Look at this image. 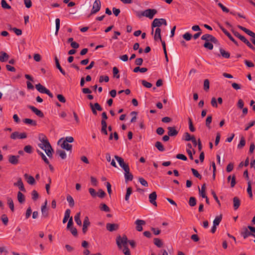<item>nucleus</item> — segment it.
<instances>
[{
	"mask_svg": "<svg viewBox=\"0 0 255 255\" xmlns=\"http://www.w3.org/2000/svg\"><path fill=\"white\" fill-rule=\"evenodd\" d=\"M35 138L38 139V140H36V142L37 143L38 146L44 150L48 157H52L53 149L46 136L42 133H40Z\"/></svg>",
	"mask_w": 255,
	"mask_h": 255,
	"instance_id": "nucleus-1",
	"label": "nucleus"
},
{
	"mask_svg": "<svg viewBox=\"0 0 255 255\" xmlns=\"http://www.w3.org/2000/svg\"><path fill=\"white\" fill-rule=\"evenodd\" d=\"M162 24L164 25H167L166 21L164 18H155L151 24L152 31H153V28L156 27H160ZM153 31H152V33H153Z\"/></svg>",
	"mask_w": 255,
	"mask_h": 255,
	"instance_id": "nucleus-2",
	"label": "nucleus"
},
{
	"mask_svg": "<svg viewBox=\"0 0 255 255\" xmlns=\"http://www.w3.org/2000/svg\"><path fill=\"white\" fill-rule=\"evenodd\" d=\"M58 144L60 145L61 147L63 149H66L67 151H71L72 146L70 144L66 141L64 140V138H61L58 141Z\"/></svg>",
	"mask_w": 255,
	"mask_h": 255,
	"instance_id": "nucleus-3",
	"label": "nucleus"
},
{
	"mask_svg": "<svg viewBox=\"0 0 255 255\" xmlns=\"http://www.w3.org/2000/svg\"><path fill=\"white\" fill-rule=\"evenodd\" d=\"M128 243V239L126 236L123 237H119L117 239V244L120 249H122L123 247L127 246Z\"/></svg>",
	"mask_w": 255,
	"mask_h": 255,
	"instance_id": "nucleus-4",
	"label": "nucleus"
},
{
	"mask_svg": "<svg viewBox=\"0 0 255 255\" xmlns=\"http://www.w3.org/2000/svg\"><path fill=\"white\" fill-rule=\"evenodd\" d=\"M156 13L157 10L155 9H147L143 11L141 15L148 17L149 19H152Z\"/></svg>",
	"mask_w": 255,
	"mask_h": 255,
	"instance_id": "nucleus-5",
	"label": "nucleus"
},
{
	"mask_svg": "<svg viewBox=\"0 0 255 255\" xmlns=\"http://www.w3.org/2000/svg\"><path fill=\"white\" fill-rule=\"evenodd\" d=\"M101 2L100 0H95L93 4L92 8L91 11V14L97 13L101 9Z\"/></svg>",
	"mask_w": 255,
	"mask_h": 255,
	"instance_id": "nucleus-6",
	"label": "nucleus"
},
{
	"mask_svg": "<svg viewBox=\"0 0 255 255\" xmlns=\"http://www.w3.org/2000/svg\"><path fill=\"white\" fill-rule=\"evenodd\" d=\"M201 39L203 40H205L206 42H212L214 43H218V40L213 35L209 34H205L202 36Z\"/></svg>",
	"mask_w": 255,
	"mask_h": 255,
	"instance_id": "nucleus-7",
	"label": "nucleus"
},
{
	"mask_svg": "<svg viewBox=\"0 0 255 255\" xmlns=\"http://www.w3.org/2000/svg\"><path fill=\"white\" fill-rule=\"evenodd\" d=\"M27 137V134L26 132L19 133L18 131H14L12 132L10 135V138L13 139H16L17 138L23 139Z\"/></svg>",
	"mask_w": 255,
	"mask_h": 255,
	"instance_id": "nucleus-8",
	"label": "nucleus"
},
{
	"mask_svg": "<svg viewBox=\"0 0 255 255\" xmlns=\"http://www.w3.org/2000/svg\"><path fill=\"white\" fill-rule=\"evenodd\" d=\"M115 158L117 160V162L119 164V165L121 168H123L124 170H125L129 168L128 165L124 162V160L122 157L118 156V155H115Z\"/></svg>",
	"mask_w": 255,
	"mask_h": 255,
	"instance_id": "nucleus-9",
	"label": "nucleus"
},
{
	"mask_svg": "<svg viewBox=\"0 0 255 255\" xmlns=\"http://www.w3.org/2000/svg\"><path fill=\"white\" fill-rule=\"evenodd\" d=\"M47 201L46 200L43 205L41 206V211L42 217L46 218L48 216V209L47 207Z\"/></svg>",
	"mask_w": 255,
	"mask_h": 255,
	"instance_id": "nucleus-10",
	"label": "nucleus"
},
{
	"mask_svg": "<svg viewBox=\"0 0 255 255\" xmlns=\"http://www.w3.org/2000/svg\"><path fill=\"white\" fill-rule=\"evenodd\" d=\"M13 185L14 186L18 187L20 191H22L23 192H25L26 190L24 187L22 179L21 178H17V181L16 182L14 183Z\"/></svg>",
	"mask_w": 255,
	"mask_h": 255,
	"instance_id": "nucleus-11",
	"label": "nucleus"
},
{
	"mask_svg": "<svg viewBox=\"0 0 255 255\" xmlns=\"http://www.w3.org/2000/svg\"><path fill=\"white\" fill-rule=\"evenodd\" d=\"M220 28L222 30V31L224 32V33L228 36V37L236 45H238V43L237 41L233 38V37L231 35V34L223 26L220 25Z\"/></svg>",
	"mask_w": 255,
	"mask_h": 255,
	"instance_id": "nucleus-12",
	"label": "nucleus"
},
{
	"mask_svg": "<svg viewBox=\"0 0 255 255\" xmlns=\"http://www.w3.org/2000/svg\"><path fill=\"white\" fill-rule=\"evenodd\" d=\"M124 176L126 182L131 181L133 179V175L129 171V168L124 170Z\"/></svg>",
	"mask_w": 255,
	"mask_h": 255,
	"instance_id": "nucleus-13",
	"label": "nucleus"
},
{
	"mask_svg": "<svg viewBox=\"0 0 255 255\" xmlns=\"http://www.w3.org/2000/svg\"><path fill=\"white\" fill-rule=\"evenodd\" d=\"M145 222L142 220L137 219L135 221V224H136V229L138 231H141L142 230V225L145 224Z\"/></svg>",
	"mask_w": 255,
	"mask_h": 255,
	"instance_id": "nucleus-14",
	"label": "nucleus"
},
{
	"mask_svg": "<svg viewBox=\"0 0 255 255\" xmlns=\"http://www.w3.org/2000/svg\"><path fill=\"white\" fill-rule=\"evenodd\" d=\"M157 198V195L155 192H152L150 194H149V202L153 204V205H155V206H157L156 202L155 201Z\"/></svg>",
	"mask_w": 255,
	"mask_h": 255,
	"instance_id": "nucleus-15",
	"label": "nucleus"
},
{
	"mask_svg": "<svg viewBox=\"0 0 255 255\" xmlns=\"http://www.w3.org/2000/svg\"><path fill=\"white\" fill-rule=\"evenodd\" d=\"M154 39L155 41H161V29L159 27L155 29L154 35Z\"/></svg>",
	"mask_w": 255,
	"mask_h": 255,
	"instance_id": "nucleus-16",
	"label": "nucleus"
},
{
	"mask_svg": "<svg viewBox=\"0 0 255 255\" xmlns=\"http://www.w3.org/2000/svg\"><path fill=\"white\" fill-rule=\"evenodd\" d=\"M19 157L18 155L15 156L10 155L8 156V161L14 165L17 164L18 162V158Z\"/></svg>",
	"mask_w": 255,
	"mask_h": 255,
	"instance_id": "nucleus-17",
	"label": "nucleus"
},
{
	"mask_svg": "<svg viewBox=\"0 0 255 255\" xmlns=\"http://www.w3.org/2000/svg\"><path fill=\"white\" fill-rule=\"evenodd\" d=\"M89 225H90V222H89V218L87 216H86L85 217V219H84V220L83 222V229H82L83 233H85L87 232L88 227Z\"/></svg>",
	"mask_w": 255,
	"mask_h": 255,
	"instance_id": "nucleus-18",
	"label": "nucleus"
},
{
	"mask_svg": "<svg viewBox=\"0 0 255 255\" xmlns=\"http://www.w3.org/2000/svg\"><path fill=\"white\" fill-rule=\"evenodd\" d=\"M0 61L2 62H6L9 58V55L5 52H1L0 53Z\"/></svg>",
	"mask_w": 255,
	"mask_h": 255,
	"instance_id": "nucleus-19",
	"label": "nucleus"
},
{
	"mask_svg": "<svg viewBox=\"0 0 255 255\" xmlns=\"http://www.w3.org/2000/svg\"><path fill=\"white\" fill-rule=\"evenodd\" d=\"M168 134L169 136H175L178 134V131L174 127H168Z\"/></svg>",
	"mask_w": 255,
	"mask_h": 255,
	"instance_id": "nucleus-20",
	"label": "nucleus"
},
{
	"mask_svg": "<svg viewBox=\"0 0 255 255\" xmlns=\"http://www.w3.org/2000/svg\"><path fill=\"white\" fill-rule=\"evenodd\" d=\"M118 226L115 224L108 223L106 225L107 229L110 231H114L118 229Z\"/></svg>",
	"mask_w": 255,
	"mask_h": 255,
	"instance_id": "nucleus-21",
	"label": "nucleus"
},
{
	"mask_svg": "<svg viewBox=\"0 0 255 255\" xmlns=\"http://www.w3.org/2000/svg\"><path fill=\"white\" fill-rule=\"evenodd\" d=\"M241 204V201L237 197H235L233 198V206L235 210L239 208Z\"/></svg>",
	"mask_w": 255,
	"mask_h": 255,
	"instance_id": "nucleus-22",
	"label": "nucleus"
},
{
	"mask_svg": "<svg viewBox=\"0 0 255 255\" xmlns=\"http://www.w3.org/2000/svg\"><path fill=\"white\" fill-rule=\"evenodd\" d=\"M36 90L41 93H45L46 91L47 90L44 86H42L40 84H38L35 85Z\"/></svg>",
	"mask_w": 255,
	"mask_h": 255,
	"instance_id": "nucleus-23",
	"label": "nucleus"
},
{
	"mask_svg": "<svg viewBox=\"0 0 255 255\" xmlns=\"http://www.w3.org/2000/svg\"><path fill=\"white\" fill-rule=\"evenodd\" d=\"M54 59H55V63H56V67L57 68H58L59 69V70L60 71V72L63 75H66V73L62 69V68H61L60 64H59V61H58V59L57 58V57L56 56L54 58Z\"/></svg>",
	"mask_w": 255,
	"mask_h": 255,
	"instance_id": "nucleus-24",
	"label": "nucleus"
},
{
	"mask_svg": "<svg viewBox=\"0 0 255 255\" xmlns=\"http://www.w3.org/2000/svg\"><path fill=\"white\" fill-rule=\"evenodd\" d=\"M244 231L242 232L241 235L244 237V239L247 238L250 235H253L255 237V235L254 234H251L248 230L247 228H244Z\"/></svg>",
	"mask_w": 255,
	"mask_h": 255,
	"instance_id": "nucleus-25",
	"label": "nucleus"
},
{
	"mask_svg": "<svg viewBox=\"0 0 255 255\" xmlns=\"http://www.w3.org/2000/svg\"><path fill=\"white\" fill-rule=\"evenodd\" d=\"M199 194L202 197H206V195L205 193V184H203L201 186V188L200 189L199 187H198Z\"/></svg>",
	"mask_w": 255,
	"mask_h": 255,
	"instance_id": "nucleus-26",
	"label": "nucleus"
},
{
	"mask_svg": "<svg viewBox=\"0 0 255 255\" xmlns=\"http://www.w3.org/2000/svg\"><path fill=\"white\" fill-rule=\"evenodd\" d=\"M17 199L18 202L21 204L24 203L25 201V197L20 191L17 193Z\"/></svg>",
	"mask_w": 255,
	"mask_h": 255,
	"instance_id": "nucleus-27",
	"label": "nucleus"
},
{
	"mask_svg": "<svg viewBox=\"0 0 255 255\" xmlns=\"http://www.w3.org/2000/svg\"><path fill=\"white\" fill-rule=\"evenodd\" d=\"M80 215H81L80 212L77 213L74 217V220H75V221L76 222V224L78 225L81 226L82 225V222H81V220H80Z\"/></svg>",
	"mask_w": 255,
	"mask_h": 255,
	"instance_id": "nucleus-28",
	"label": "nucleus"
},
{
	"mask_svg": "<svg viewBox=\"0 0 255 255\" xmlns=\"http://www.w3.org/2000/svg\"><path fill=\"white\" fill-rule=\"evenodd\" d=\"M71 211L70 209H67L65 211V214H64V217L63 220V223H65L68 219H70V215Z\"/></svg>",
	"mask_w": 255,
	"mask_h": 255,
	"instance_id": "nucleus-29",
	"label": "nucleus"
},
{
	"mask_svg": "<svg viewBox=\"0 0 255 255\" xmlns=\"http://www.w3.org/2000/svg\"><path fill=\"white\" fill-rule=\"evenodd\" d=\"M66 199H67V202L69 203V206L71 207H73L74 206L75 203H74V200L73 197L71 195H68L67 196Z\"/></svg>",
	"mask_w": 255,
	"mask_h": 255,
	"instance_id": "nucleus-30",
	"label": "nucleus"
},
{
	"mask_svg": "<svg viewBox=\"0 0 255 255\" xmlns=\"http://www.w3.org/2000/svg\"><path fill=\"white\" fill-rule=\"evenodd\" d=\"M33 112L37 116L40 118L44 117L43 113L38 109L33 107Z\"/></svg>",
	"mask_w": 255,
	"mask_h": 255,
	"instance_id": "nucleus-31",
	"label": "nucleus"
},
{
	"mask_svg": "<svg viewBox=\"0 0 255 255\" xmlns=\"http://www.w3.org/2000/svg\"><path fill=\"white\" fill-rule=\"evenodd\" d=\"M220 52L221 55L225 58H229L230 57V54L228 52L226 51L224 49L222 48L220 49Z\"/></svg>",
	"mask_w": 255,
	"mask_h": 255,
	"instance_id": "nucleus-32",
	"label": "nucleus"
},
{
	"mask_svg": "<svg viewBox=\"0 0 255 255\" xmlns=\"http://www.w3.org/2000/svg\"><path fill=\"white\" fill-rule=\"evenodd\" d=\"M222 220V215L218 216L216 217L215 219L213 221V225L218 226Z\"/></svg>",
	"mask_w": 255,
	"mask_h": 255,
	"instance_id": "nucleus-33",
	"label": "nucleus"
},
{
	"mask_svg": "<svg viewBox=\"0 0 255 255\" xmlns=\"http://www.w3.org/2000/svg\"><path fill=\"white\" fill-rule=\"evenodd\" d=\"M147 71V69L146 68L142 67L140 68L139 67H136L134 68L133 71L135 73H137L138 72H140L141 73H144Z\"/></svg>",
	"mask_w": 255,
	"mask_h": 255,
	"instance_id": "nucleus-34",
	"label": "nucleus"
},
{
	"mask_svg": "<svg viewBox=\"0 0 255 255\" xmlns=\"http://www.w3.org/2000/svg\"><path fill=\"white\" fill-rule=\"evenodd\" d=\"M132 193V189L131 187H128L127 189V192H126V196H125V200L126 201H128L129 199V197L130 196V195Z\"/></svg>",
	"mask_w": 255,
	"mask_h": 255,
	"instance_id": "nucleus-35",
	"label": "nucleus"
},
{
	"mask_svg": "<svg viewBox=\"0 0 255 255\" xmlns=\"http://www.w3.org/2000/svg\"><path fill=\"white\" fill-rule=\"evenodd\" d=\"M154 244L158 248H161L163 245V242L158 238H155L154 239Z\"/></svg>",
	"mask_w": 255,
	"mask_h": 255,
	"instance_id": "nucleus-36",
	"label": "nucleus"
},
{
	"mask_svg": "<svg viewBox=\"0 0 255 255\" xmlns=\"http://www.w3.org/2000/svg\"><path fill=\"white\" fill-rule=\"evenodd\" d=\"M247 192L248 194L249 195V196L250 198L253 197V193L252 191V186H251V182L250 181H249L248 182V187H247Z\"/></svg>",
	"mask_w": 255,
	"mask_h": 255,
	"instance_id": "nucleus-37",
	"label": "nucleus"
},
{
	"mask_svg": "<svg viewBox=\"0 0 255 255\" xmlns=\"http://www.w3.org/2000/svg\"><path fill=\"white\" fill-rule=\"evenodd\" d=\"M155 146L160 151H163L165 150L163 145L160 141L156 142Z\"/></svg>",
	"mask_w": 255,
	"mask_h": 255,
	"instance_id": "nucleus-38",
	"label": "nucleus"
},
{
	"mask_svg": "<svg viewBox=\"0 0 255 255\" xmlns=\"http://www.w3.org/2000/svg\"><path fill=\"white\" fill-rule=\"evenodd\" d=\"M57 153L62 159H65L67 157L66 153L64 150H58Z\"/></svg>",
	"mask_w": 255,
	"mask_h": 255,
	"instance_id": "nucleus-39",
	"label": "nucleus"
},
{
	"mask_svg": "<svg viewBox=\"0 0 255 255\" xmlns=\"http://www.w3.org/2000/svg\"><path fill=\"white\" fill-rule=\"evenodd\" d=\"M55 25H56V30H55V35L58 34V31L60 29V20L59 18H56L55 19Z\"/></svg>",
	"mask_w": 255,
	"mask_h": 255,
	"instance_id": "nucleus-40",
	"label": "nucleus"
},
{
	"mask_svg": "<svg viewBox=\"0 0 255 255\" xmlns=\"http://www.w3.org/2000/svg\"><path fill=\"white\" fill-rule=\"evenodd\" d=\"M246 144V140L244 137H242L240 138V142L239 144H238V148H242Z\"/></svg>",
	"mask_w": 255,
	"mask_h": 255,
	"instance_id": "nucleus-41",
	"label": "nucleus"
},
{
	"mask_svg": "<svg viewBox=\"0 0 255 255\" xmlns=\"http://www.w3.org/2000/svg\"><path fill=\"white\" fill-rule=\"evenodd\" d=\"M1 7L4 9H10L11 6L7 3L5 0H1Z\"/></svg>",
	"mask_w": 255,
	"mask_h": 255,
	"instance_id": "nucleus-42",
	"label": "nucleus"
},
{
	"mask_svg": "<svg viewBox=\"0 0 255 255\" xmlns=\"http://www.w3.org/2000/svg\"><path fill=\"white\" fill-rule=\"evenodd\" d=\"M7 203L9 205V208L11 210V211L13 212L14 211V204L13 201L11 198H7Z\"/></svg>",
	"mask_w": 255,
	"mask_h": 255,
	"instance_id": "nucleus-43",
	"label": "nucleus"
},
{
	"mask_svg": "<svg viewBox=\"0 0 255 255\" xmlns=\"http://www.w3.org/2000/svg\"><path fill=\"white\" fill-rule=\"evenodd\" d=\"M1 219L2 220V222H3V224L5 226H6L8 222V219L6 215L3 214L2 215L1 217Z\"/></svg>",
	"mask_w": 255,
	"mask_h": 255,
	"instance_id": "nucleus-44",
	"label": "nucleus"
},
{
	"mask_svg": "<svg viewBox=\"0 0 255 255\" xmlns=\"http://www.w3.org/2000/svg\"><path fill=\"white\" fill-rule=\"evenodd\" d=\"M24 177L25 180L30 185H32V176L28 175L27 173H25L24 175Z\"/></svg>",
	"mask_w": 255,
	"mask_h": 255,
	"instance_id": "nucleus-45",
	"label": "nucleus"
},
{
	"mask_svg": "<svg viewBox=\"0 0 255 255\" xmlns=\"http://www.w3.org/2000/svg\"><path fill=\"white\" fill-rule=\"evenodd\" d=\"M210 87V82L208 79H206L204 82V89L205 91H208Z\"/></svg>",
	"mask_w": 255,
	"mask_h": 255,
	"instance_id": "nucleus-46",
	"label": "nucleus"
},
{
	"mask_svg": "<svg viewBox=\"0 0 255 255\" xmlns=\"http://www.w3.org/2000/svg\"><path fill=\"white\" fill-rule=\"evenodd\" d=\"M100 209L101 210L105 211V212H109L110 211V208L105 204H101L100 205Z\"/></svg>",
	"mask_w": 255,
	"mask_h": 255,
	"instance_id": "nucleus-47",
	"label": "nucleus"
},
{
	"mask_svg": "<svg viewBox=\"0 0 255 255\" xmlns=\"http://www.w3.org/2000/svg\"><path fill=\"white\" fill-rule=\"evenodd\" d=\"M212 118L211 116H209L207 117L206 120V126L209 128H210V124L212 122Z\"/></svg>",
	"mask_w": 255,
	"mask_h": 255,
	"instance_id": "nucleus-48",
	"label": "nucleus"
},
{
	"mask_svg": "<svg viewBox=\"0 0 255 255\" xmlns=\"http://www.w3.org/2000/svg\"><path fill=\"white\" fill-rule=\"evenodd\" d=\"M119 70L116 67H114L113 69V72L114 76L116 77L117 78H120V75L118 74L119 73Z\"/></svg>",
	"mask_w": 255,
	"mask_h": 255,
	"instance_id": "nucleus-49",
	"label": "nucleus"
},
{
	"mask_svg": "<svg viewBox=\"0 0 255 255\" xmlns=\"http://www.w3.org/2000/svg\"><path fill=\"white\" fill-rule=\"evenodd\" d=\"M204 46L205 48H207L209 50H212L213 48V45L210 43L209 42H205L204 44Z\"/></svg>",
	"mask_w": 255,
	"mask_h": 255,
	"instance_id": "nucleus-50",
	"label": "nucleus"
},
{
	"mask_svg": "<svg viewBox=\"0 0 255 255\" xmlns=\"http://www.w3.org/2000/svg\"><path fill=\"white\" fill-rule=\"evenodd\" d=\"M191 171L193 174V175L197 178L199 179L202 178V176L198 173V171L194 168L191 169Z\"/></svg>",
	"mask_w": 255,
	"mask_h": 255,
	"instance_id": "nucleus-51",
	"label": "nucleus"
},
{
	"mask_svg": "<svg viewBox=\"0 0 255 255\" xmlns=\"http://www.w3.org/2000/svg\"><path fill=\"white\" fill-rule=\"evenodd\" d=\"M138 181L140 182V183L145 186V187H147L148 186V183L147 182V181L144 179H143V178L141 177V178H139L138 179Z\"/></svg>",
	"mask_w": 255,
	"mask_h": 255,
	"instance_id": "nucleus-52",
	"label": "nucleus"
},
{
	"mask_svg": "<svg viewBox=\"0 0 255 255\" xmlns=\"http://www.w3.org/2000/svg\"><path fill=\"white\" fill-rule=\"evenodd\" d=\"M189 204L191 206H194L196 204V201L194 197H191L189 199Z\"/></svg>",
	"mask_w": 255,
	"mask_h": 255,
	"instance_id": "nucleus-53",
	"label": "nucleus"
},
{
	"mask_svg": "<svg viewBox=\"0 0 255 255\" xmlns=\"http://www.w3.org/2000/svg\"><path fill=\"white\" fill-rule=\"evenodd\" d=\"M218 6L222 9V10L225 12H229V9L225 6L223 4L220 2L218 3Z\"/></svg>",
	"mask_w": 255,
	"mask_h": 255,
	"instance_id": "nucleus-54",
	"label": "nucleus"
},
{
	"mask_svg": "<svg viewBox=\"0 0 255 255\" xmlns=\"http://www.w3.org/2000/svg\"><path fill=\"white\" fill-rule=\"evenodd\" d=\"M192 35L189 32H186L183 35V37L187 41H189L191 39Z\"/></svg>",
	"mask_w": 255,
	"mask_h": 255,
	"instance_id": "nucleus-55",
	"label": "nucleus"
},
{
	"mask_svg": "<svg viewBox=\"0 0 255 255\" xmlns=\"http://www.w3.org/2000/svg\"><path fill=\"white\" fill-rule=\"evenodd\" d=\"M109 81V77L107 76H105L104 77L103 76H101L100 77L99 82L100 83H102L103 81H105V82H108Z\"/></svg>",
	"mask_w": 255,
	"mask_h": 255,
	"instance_id": "nucleus-56",
	"label": "nucleus"
},
{
	"mask_svg": "<svg viewBox=\"0 0 255 255\" xmlns=\"http://www.w3.org/2000/svg\"><path fill=\"white\" fill-rule=\"evenodd\" d=\"M141 83L143 86L146 88H150L152 87V84L146 81L145 80H142Z\"/></svg>",
	"mask_w": 255,
	"mask_h": 255,
	"instance_id": "nucleus-57",
	"label": "nucleus"
},
{
	"mask_svg": "<svg viewBox=\"0 0 255 255\" xmlns=\"http://www.w3.org/2000/svg\"><path fill=\"white\" fill-rule=\"evenodd\" d=\"M37 151H38V153H39V154H40L42 158L44 161V162L46 163H49L48 159L46 157V156L44 155V154L43 153H42V152L39 151V150H38Z\"/></svg>",
	"mask_w": 255,
	"mask_h": 255,
	"instance_id": "nucleus-58",
	"label": "nucleus"
},
{
	"mask_svg": "<svg viewBox=\"0 0 255 255\" xmlns=\"http://www.w3.org/2000/svg\"><path fill=\"white\" fill-rule=\"evenodd\" d=\"M37 151H38V153H39V154H40L42 158L44 161V162L46 163H49L48 159L46 157V156L44 155V154L43 153H42V152L39 151V150H38Z\"/></svg>",
	"mask_w": 255,
	"mask_h": 255,
	"instance_id": "nucleus-59",
	"label": "nucleus"
},
{
	"mask_svg": "<svg viewBox=\"0 0 255 255\" xmlns=\"http://www.w3.org/2000/svg\"><path fill=\"white\" fill-rule=\"evenodd\" d=\"M37 151H38V153H39V154H40L42 158L44 161V162L46 163H49L48 159L46 157V156L44 155V154L43 153H42V152L39 151V150H38Z\"/></svg>",
	"mask_w": 255,
	"mask_h": 255,
	"instance_id": "nucleus-60",
	"label": "nucleus"
},
{
	"mask_svg": "<svg viewBox=\"0 0 255 255\" xmlns=\"http://www.w3.org/2000/svg\"><path fill=\"white\" fill-rule=\"evenodd\" d=\"M123 248V252L125 255H130L129 250L128 249L127 246H125Z\"/></svg>",
	"mask_w": 255,
	"mask_h": 255,
	"instance_id": "nucleus-61",
	"label": "nucleus"
},
{
	"mask_svg": "<svg viewBox=\"0 0 255 255\" xmlns=\"http://www.w3.org/2000/svg\"><path fill=\"white\" fill-rule=\"evenodd\" d=\"M33 59L36 62H39L41 59V56L38 53H35L33 55Z\"/></svg>",
	"mask_w": 255,
	"mask_h": 255,
	"instance_id": "nucleus-62",
	"label": "nucleus"
},
{
	"mask_svg": "<svg viewBox=\"0 0 255 255\" xmlns=\"http://www.w3.org/2000/svg\"><path fill=\"white\" fill-rule=\"evenodd\" d=\"M183 138L186 141H189L192 139V137L188 132H185L184 133Z\"/></svg>",
	"mask_w": 255,
	"mask_h": 255,
	"instance_id": "nucleus-63",
	"label": "nucleus"
},
{
	"mask_svg": "<svg viewBox=\"0 0 255 255\" xmlns=\"http://www.w3.org/2000/svg\"><path fill=\"white\" fill-rule=\"evenodd\" d=\"M24 151L27 153H30L32 152V146L31 145H26L24 147Z\"/></svg>",
	"mask_w": 255,
	"mask_h": 255,
	"instance_id": "nucleus-64",
	"label": "nucleus"
}]
</instances>
